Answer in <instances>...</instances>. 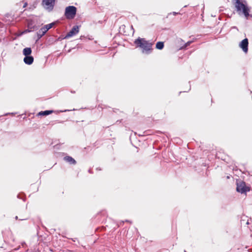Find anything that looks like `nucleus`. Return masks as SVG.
Returning <instances> with one entry per match:
<instances>
[{
    "label": "nucleus",
    "mask_w": 252,
    "mask_h": 252,
    "mask_svg": "<svg viewBox=\"0 0 252 252\" xmlns=\"http://www.w3.org/2000/svg\"><path fill=\"white\" fill-rule=\"evenodd\" d=\"M235 6L239 15H244L246 18H248L250 9L245 0H236Z\"/></svg>",
    "instance_id": "1"
},
{
    "label": "nucleus",
    "mask_w": 252,
    "mask_h": 252,
    "mask_svg": "<svg viewBox=\"0 0 252 252\" xmlns=\"http://www.w3.org/2000/svg\"><path fill=\"white\" fill-rule=\"evenodd\" d=\"M135 43L137 46L142 49V52L144 53H149V51L151 49L152 44L148 42L143 38H138L135 41Z\"/></svg>",
    "instance_id": "2"
},
{
    "label": "nucleus",
    "mask_w": 252,
    "mask_h": 252,
    "mask_svg": "<svg viewBox=\"0 0 252 252\" xmlns=\"http://www.w3.org/2000/svg\"><path fill=\"white\" fill-rule=\"evenodd\" d=\"M76 12V8L73 6H69L65 8V15L67 18L72 19Z\"/></svg>",
    "instance_id": "3"
},
{
    "label": "nucleus",
    "mask_w": 252,
    "mask_h": 252,
    "mask_svg": "<svg viewBox=\"0 0 252 252\" xmlns=\"http://www.w3.org/2000/svg\"><path fill=\"white\" fill-rule=\"evenodd\" d=\"M55 0H43V6L47 10L50 11L53 9Z\"/></svg>",
    "instance_id": "4"
},
{
    "label": "nucleus",
    "mask_w": 252,
    "mask_h": 252,
    "mask_svg": "<svg viewBox=\"0 0 252 252\" xmlns=\"http://www.w3.org/2000/svg\"><path fill=\"white\" fill-rule=\"evenodd\" d=\"M236 190L241 193H246L247 191L249 190L246 186L245 183L242 181L237 183Z\"/></svg>",
    "instance_id": "5"
},
{
    "label": "nucleus",
    "mask_w": 252,
    "mask_h": 252,
    "mask_svg": "<svg viewBox=\"0 0 252 252\" xmlns=\"http://www.w3.org/2000/svg\"><path fill=\"white\" fill-rule=\"evenodd\" d=\"M79 31V28L78 26H74L71 30L66 35L65 38L72 37L77 34Z\"/></svg>",
    "instance_id": "6"
},
{
    "label": "nucleus",
    "mask_w": 252,
    "mask_h": 252,
    "mask_svg": "<svg viewBox=\"0 0 252 252\" xmlns=\"http://www.w3.org/2000/svg\"><path fill=\"white\" fill-rule=\"evenodd\" d=\"M54 23H51L50 24H48L45 25L44 27L41 28L39 31L38 34L40 35V36L41 37L43 35L50 29H51L53 26L54 25Z\"/></svg>",
    "instance_id": "7"
},
{
    "label": "nucleus",
    "mask_w": 252,
    "mask_h": 252,
    "mask_svg": "<svg viewBox=\"0 0 252 252\" xmlns=\"http://www.w3.org/2000/svg\"><path fill=\"white\" fill-rule=\"evenodd\" d=\"M248 40L247 38L243 39L239 44L240 47L243 50V51L247 53L248 52Z\"/></svg>",
    "instance_id": "8"
},
{
    "label": "nucleus",
    "mask_w": 252,
    "mask_h": 252,
    "mask_svg": "<svg viewBox=\"0 0 252 252\" xmlns=\"http://www.w3.org/2000/svg\"><path fill=\"white\" fill-rule=\"evenodd\" d=\"M64 160L70 163V164H75L76 163V161L75 160L70 156H66L64 157Z\"/></svg>",
    "instance_id": "9"
},
{
    "label": "nucleus",
    "mask_w": 252,
    "mask_h": 252,
    "mask_svg": "<svg viewBox=\"0 0 252 252\" xmlns=\"http://www.w3.org/2000/svg\"><path fill=\"white\" fill-rule=\"evenodd\" d=\"M24 61L25 63L27 64H31L33 63V58L32 57L30 56H25V58L24 59Z\"/></svg>",
    "instance_id": "10"
},
{
    "label": "nucleus",
    "mask_w": 252,
    "mask_h": 252,
    "mask_svg": "<svg viewBox=\"0 0 252 252\" xmlns=\"http://www.w3.org/2000/svg\"><path fill=\"white\" fill-rule=\"evenodd\" d=\"M32 53V50L30 48H26L23 50V54L25 56H29Z\"/></svg>",
    "instance_id": "11"
},
{
    "label": "nucleus",
    "mask_w": 252,
    "mask_h": 252,
    "mask_svg": "<svg viewBox=\"0 0 252 252\" xmlns=\"http://www.w3.org/2000/svg\"><path fill=\"white\" fill-rule=\"evenodd\" d=\"M54 111H40L37 114V116H47L51 114Z\"/></svg>",
    "instance_id": "12"
},
{
    "label": "nucleus",
    "mask_w": 252,
    "mask_h": 252,
    "mask_svg": "<svg viewBox=\"0 0 252 252\" xmlns=\"http://www.w3.org/2000/svg\"><path fill=\"white\" fill-rule=\"evenodd\" d=\"M164 44L162 42H158L156 44V48L158 49L161 50L163 48Z\"/></svg>",
    "instance_id": "13"
},
{
    "label": "nucleus",
    "mask_w": 252,
    "mask_h": 252,
    "mask_svg": "<svg viewBox=\"0 0 252 252\" xmlns=\"http://www.w3.org/2000/svg\"><path fill=\"white\" fill-rule=\"evenodd\" d=\"M28 28H29V29H28V32H29L32 31V28L31 27V25L30 24L28 25Z\"/></svg>",
    "instance_id": "14"
},
{
    "label": "nucleus",
    "mask_w": 252,
    "mask_h": 252,
    "mask_svg": "<svg viewBox=\"0 0 252 252\" xmlns=\"http://www.w3.org/2000/svg\"><path fill=\"white\" fill-rule=\"evenodd\" d=\"M190 42H187L186 44V46H187L188 45H189L190 44Z\"/></svg>",
    "instance_id": "15"
},
{
    "label": "nucleus",
    "mask_w": 252,
    "mask_h": 252,
    "mask_svg": "<svg viewBox=\"0 0 252 252\" xmlns=\"http://www.w3.org/2000/svg\"><path fill=\"white\" fill-rule=\"evenodd\" d=\"M177 14V13H176V12H173V15H176Z\"/></svg>",
    "instance_id": "16"
},
{
    "label": "nucleus",
    "mask_w": 252,
    "mask_h": 252,
    "mask_svg": "<svg viewBox=\"0 0 252 252\" xmlns=\"http://www.w3.org/2000/svg\"><path fill=\"white\" fill-rule=\"evenodd\" d=\"M9 114H10V113H9ZM16 114V113H10V114H11L12 115H14Z\"/></svg>",
    "instance_id": "17"
},
{
    "label": "nucleus",
    "mask_w": 252,
    "mask_h": 252,
    "mask_svg": "<svg viewBox=\"0 0 252 252\" xmlns=\"http://www.w3.org/2000/svg\"><path fill=\"white\" fill-rule=\"evenodd\" d=\"M25 244H25V242H24V243H23L22 244V246H24V245H25Z\"/></svg>",
    "instance_id": "18"
},
{
    "label": "nucleus",
    "mask_w": 252,
    "mask_h": 252,
    "mask_svg": "<svg viewBox=\"0 0 252 252\" xmlns=\"http://www.w3.org/2000/svg\"><path fill=\"white\" fill-rule=\"evenodd\" d=\"M15 219H16V220H17V219H18V217H17V216H16Z\"/></svg>",
    "instance_id": "19"
},
{
    "label": "nucleus",
    "mask_w": 252,
    "mask_h": 252,
    "mask_svg": "<svg viewBox=\"0 0 252 252\" xmlns=\"http://www.w3.org/2000/svg\"><path fill=\"white\" fill-rule=\"evenodd\" d=\"M26 220V219H22L21 220Z\"/></svg>",
    "instance_id": "20"
},
{
    "label": "nucleus",
    "mask_w": 252,
    "mask_h": 252,
    "mask_svg": "<svg viewBox=\"0 0 252 252\" xmlns=\"http://www.w3.org/2000/svg\"><path fill=\"white\" fill-rule=\"evenodd\" d=\"M185 252H186V251H185Z\"/></svg>",
    "instance_id": "21"
}]
</instances>
